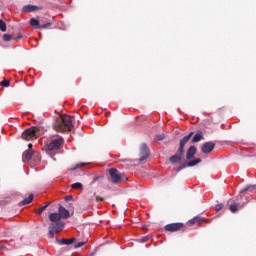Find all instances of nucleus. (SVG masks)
Masks as SVG:
<instances>
[{"label":"nucleus","instance_id":"f257e3e1","mask_svg":"<svg viewBox=\"0 0 256 256\" xmlns=\"http://www.w3.org/2000/svg\"><path fill=\"white\" fill-rule=\"evenodd\" d=\"M75 128L73 124V118L69 115H62L56 119L54 124L55 131H59L60 133H64L65 131H71Z\"/></svg>","mask_w":256,"mask_h":256},{"label":"nucleus","instance_id":"f03ea898","mask_svg":"<svg viewBox=\"0 0 256 256\" xmlns=\"http://www.w3.org/2000/svg\"><path fill=\"white\" fill-rule=\"evenodd\" d=\"M41 135H43V128L32 126L22 133V139L24 141H35Z\"/></svg>","mask_w":256,"mask_h":256},{"label":"nucleus","instance_id":"7ed1b4c3","mask_svg":"<svg viewBox=\"0 0 256 256\" xmlns=\"http://www.w3.org/2000/svg\"><path fill=\"white\" fill-rule=\"evenodd\" d=\"M109 175L110 181L115 185H119V183H122V181H127V177H125V174L119 172V170H117L116 168H110Z\"/></svg>","mask_w":256,"mask_h":256},{"label":"nucleus","instance_id":"20e7f679","mask_svg":"<svg viewBox=\"0 0 256 256\" xmlns=\"http://www.w3.org/2000/svg\"><path fill=\"white\" fill-rule=\"evenodd\" d=\"M63 143V138H56L45 146V151H47V153H56V151L61 149V145H63Z\"/></svg>","mask_w":256,"mask_h":256},{"label":"nucleus","instance_id":"39448f33","mask_svg":"<svg viewBox=\"0 0 256 256\" xmlns=\"http://www.w3.org/2000/svg\"><path fill=\"white\" fill-rule=\"evenodd\" d=\"M185 227L184 223L177 222V223H171L167 224L164 229L168 233H177V231H181Z\"/></svg>","mask_w":256,"mask_h":256},{"label":"nucleus","instance_id":"423d86ee","mask_svg":"<svg viewBox=\"0 0 256 256\" xmlns=\"http://www.w3.org/2000/svg\"><path fill=\"white\" fill-rule=\"evenodd\" d=\"M149 155V147H147V144H142L140 147V159H138L139 163L149 159Z\"/></svg>","mask_w":256,"mask_h":256},{"label":"nucleus","instance_id":"0eeeda50","mask_svg":"<svg viewBox=\"0 0 256 256\" xmlns=\"http://www.w3.org/2000/svg\"><path fill=\"white\" fill-rule=\"evenodd\" d=\"M228 205H229V210L231 213H237L239 210L240 204H239V197L237 198H232L228 200Z\"/></svg>","mask_w":256,"mask_h":256},{"label":"nucleus","instance_id":"6e6552de","mask_svg":"<svg viewBox=\"0 0 256 256\" xmlns=\"http://www.w3.org/2000/svg\"><path fill=\"white\" fill-rule=\"evenodd\" d=\"M50 229H52L55 233H61L63 229H65V222H52L49 225Z\"/></svg>","mask_w":256,"mask_h":256},{"label":"nucleus","instance_id":"1a4fd4ad","mask_svg":"<svg viewBox=\"0 0 256 256\" xmlns=\"http://www.w3.org/2000/svg\"><path fill=\"white\" fill-rule=\"evenodd\" d=\"M192 137H193V132H190L187 136H184L183 139L180 140V145L178 148L180 150V152L185 153V145H187V143H189V141L191 140Z\"/></svg>","mask_w":256,"mask_h":256},{"label":"nucleus","instance_id":"9d476101","mask_svg":"<svg viewBox=\"0 0 256 256\" xmlns=\"http://www.w3.org/2000/svg\"><path fill=\"white\" fill-rule=\"evenodd\" d=\"M215 149V143L213 142H205L202 145L201 151L204 155H209Z\"/></svg>","mask_w":256,"mask_h":256},{"label":"nucleus","instance_id":"9b49d317","mask_svg":"<svg viewBox=\"0 0 256 256\" xmlns=\"http://www.w3.org/2000/svg\"><path fill=\"white\" fill-rule=\"evenodd\" d=\"M184 153L185 152H183V151L180 152V150L178 149L176 154L170 157V159H169L170 163L172 165H177V163H181V159H182Z\"/></svg>","mask_w":256,"mask_h":256},{"label":"nucleus","instance_id":"f8f14e48","mask_svg":"<svg viewBox=\"0 0 256 256\" xmlns=\"http://www.w3.org/2000/svg\"><path fill=\"white\" fill-rule=\"evenodd\" d=\"M58 214L60 215L61 219H69V217H71V214L69 213V210H67L62 205H60L58 207Z\"/></svg>","mask_w":256,"mask_h":256},{"label":"nucleus","instance_id":"ddd939ff","mask_svg":"<svg viewBox=\"0 0 256 256\" xmlns=\"http://www.w3.org/2000/svg\"><path fill=\"white\" fill-rule=\"evenodd\" d=\"M197 155V148L195 146H190L186 152V160L191 161Z\"/></svg>","mask_w":256,"mask_h":256},{"label":"nucleus","instance_id":"4468645a","mask_svg":"<svg viewBox=\"0 0 256 256\" xmlns=\"http://www.w3.org/2000/svg\"><path fill=\"white\" fill-rule=\"evenodd\" d=\"M41 9H43V7H39V6H35V5H25L22 8V11L24 13H33V11H41Z\"/></svg>","mask_w":256,"mask_h":256},{"label":"nucleus","instance_id":"2eb2a0df","mask_svg":"<svg viewBox=\"0 0 256 256\" xmlns=\"http://www.w3.org/2000/svg\"><path fill=\"white\" fill-rule=\"evenodd\" d=\"M35 152L33 150H26L24 151L23 155H22V161L24 163H27L29 161H31V159H33V154Z\"/></svg>","mask_w":256,"mask_h":256},{"label":"nucleus","instance_id":"dca6fc26","mask_svg":"<svg viewBox=\"0 0 256 256\" xmlns=\"http://www.w3.org/2000/svg\"><path fill=\"white\" fill-rule=\"evenodd\" d=\"M61 215L59 214V212H53L49 214V220L51 221V223H59L61 222Z\"/></svg>","mask_w":256,"mask_h":256},{"label":"nucleus","instance_id":"f3484780","mask_svg":"<svg viewBox=\"0 0 256 256\" xmlns=\"http://www.w3.org/2000/svg\"><path fill=\"white\" fill-rule=\"evenodd\" d=\"M75 241H77V239L75 238H70V239H57L56 242L58 243V245H73V243H75Z\"/></svg>","mask_w":256,"mask_h":256},{"label":"nucleus","instance_id":"a211bd4d","mask_svg":"<svg viewBox=\"0 0 256 256\" xmlns=\"http://www.w3.org/2000/svg\"><path fill=\"white\" fill-rule=\"evenodd\" d=\"M199 141H203V132L201 131L196 133L192 138V143H199Z\"/></svg>","mask_w":256,"mask_h":256},{"label":"nucleus","instance_id":"6ab92c4d","mask_svg":"<svg viewBox=\"0 0 256 256\" xmlns=\"http://www.w3.org/2000/svg\"><path fill=\"white\" fill-rule=\"evenodd\" d=\"M30 25L31 27H34V29H39V27L41 26V22L36 18H31Z\"/></svg>","mask_w":256,"mask_h":256},{"label":"nucleus","instance_id":"aec40b11","mask_svg":"<svg viewBox=\"0 0 256 256\" xmlns=\"http://www.w3.org/2000/svg\"><path fill=\"white\" fill-rule=\"evenodd\" d=\"M33 201V194H30L29 197L25 198L24 200H22L19 205L20 207H23V205H29V203H31Z\"/></svg>","mask_w":256,"mask_h":256},{"label":"nucleus","instance_id":"412c9836","mask_svg":"<svg viewBox=\"0 0 256 256\" xmlns=\"http://www.w3.org/2000/svg\"><path fill=\"white\" fill-rule=\"evenodd\" d=\"M201 221H205V219L196 216L194 218H192L191 220H189L190 225H199V223H201Z\"/></svg>","mask_w":256,"mask_h":256},{"label":"nucleus","instance_id":"4be33fe9","mask_svg":"<svg viewBox=\"0 0 256 256\" xmlns=\"http://www.w3.org/2000/svg\"><path fill=\"white\" fill-rule=\"evenodd\" d=\"M199 163H201V158H197L195 160L189 161L186 164V167H195V165H199Z\"/></svg>","mask_w":256,"mask_h":256},{"label":"nucleus","instance_id":"5701e85b","mask_svg":"<svg viewBox=\"0 0 256 256\" xmlns=\"http://www.w3.org/2000/svg\"><path fill=\"white\" fill-rule=\"evenodd\" d=\"M50 203H47L46 205L38 208L37 210H34V213H37V215H41L43 213V211H45V209H47V207H49Z\"/></svg>","mask_w":256,"mask_h":256},{"label":"nucleus","instance_id":"b1692460","mask_svg":"<svg viewBox=\"0 0 256 256\" xmlns=\"http://www.w3.org/2000/svg\"><path fill=\"white\" fill-rule=\"evenodd\" d=\"M0 31H2V33H5V31H7V23H5V21L0 20Z\"/></svg>","mask_w":256,"mask_h":256},{"label":"nucleus","instance_id":"393cba45","mask_svg":"<svg viewBox=\"0 0 256 256\" xmlns=\"http://www.w3.org/2000/svg\"><path fill=\"white\" fill-rule=\"evenodd\" d=\"M53 23L47 22L45 24H40L39 29H51Z\"/></svg>","mask_w":256,"mask_h":256},{"label":"nucleus","instance_id":"a878e982","mask_svg":"<svg viewBox=\"0 0 256 256\" xmlns=\"http://www.w3.org/2000/svg\"><path fill=\"white\" fill-rule=\"evenodd\" d=\"M253 189H255V186H246L241 192L240 195H243V193H245L246 191H253Z\"/></svg>","mask_w":256,"mask_h":256},{"label":"nucleus","instance_id":"bb28decb","mask_svg":"<svg viewBox=\"0 0 256 256\" xmlns=\"http://www.w3.org/2000/svg\"><path fill=\"white\" fill-rule=\"evenodd\" d=\"M72 189H83V184H81L80 182H76L72 184Z\"/></svg>","mask_w":256,"mask_h":256},{"label":"nucleus","instance_id":"cd10ccee","mask_svg":"<svg viewBox=\"0 0 256 256\" xmlns=\"http://www.w3.org/2000/svg\"><path fill=\"white\" fill-rule=\"evenodd\" d=\"M12 39H13L12 35H9V34H4L3 35V40L4 41H11Z\"/></svg>","mask_w":256,"mask_h":256},{"label":"nucleus","instance_id":"c85d7f7f","mask_svg":"<svg viewBox=\"0 0 256 256\" xmlns=\"http://www.w3.org/2000/svg\"><path fill=\"white\" fill-rule=\"evenodd\" d=\"M0 85L2 87H9V85H11V82H9L8 80H3Z\"/></svg>","mask_w":256,"mask_h":256},{"label":"nucleus","instance_id":"c756f323","mask_svg":"<svg viewBox=\"0 0 256 256\" xmlns=\"http://www.w3.org/2000/svg\"><path fill=\"white\" fill-rule=\"evenodd\" d=\"M49 230V236L51 237V239H53L55 237V230L51 229V227H48Z\"/></svg>","mask_w":256,"mask_h":256},{"label":"nucleus","instance_id":"7c9ffc66","mask_svg":"<svg viewBox=\"0 0 256 256\" xmlns=\"http://www.w3.org/2000/svg\"><path fill=\"white\" fill-rule=\"evenodd\" d=\"M156 139L157 141H163L165 139V134L156 135Z\"/></svg>","mask_w":256,"mask_h":256},{"label":"nucleus","instance_id":"2f4dec72","mask_svg":"<svg viewBox=\"0 0 256 256\" xmlns=\"http://www.w3.org/2000/svg\"><path fill=\"white\" fill-rule=\"evenodd\" d=\"M84 245H85V242H79V243L75 244L74 248L79 249V248L83 247Z\"/></svg>","mask_w":256,"mask_h":256},{"label":"nucleus","instance_id":"473e14b6","mask_svg":"<svg viewBox=\"0 0 256 256\" xmlns=\"http://www.w3.org/2000/svg\"><path fill=\"white\" fill-rule=\"evenodd\" d=\"M215 211H221V209H223V204H217L215 207H214Z\"/></svg>","mask_w":256,"mask_h":256},{"label":"nucleus","instance_id":"72a5a7b5","mask_svg":"<svg viewBox=\"0 0 256 256\" xmlns=\"http://www.w3.org/2000/svg\"><path fill=\"white\" fill-rule=\"evenodd\" d=\"M85 165H87V163H79V164H77V165L74 167V169H79V168H81V167H85Z\"/></svg>","mask_w":256,"mask_h":256},{"label":"nucleus","instance_id":"f704fd0d","mask_svg":"<svg viewBox=\"0 0 256 256\" xmlns=\"http://www.w3.org/2000/svg\"><path fill=\"white\" fill-rule=\"evenodd\" d=\"M182 169H185V165L174 168L175 171H182Z\"/></svg>","mask_w":256,"mask_h":256},{"label":"nucleus","instance_id":"c9c22d12","mask_svg":"<svg viewBox=\"0 0 256 256\" xmlns=\"http://www.w3.org/2000/svg\"><path fill=\"white\" fill-rule=\"evenodd\" d=\"M66 201H73V196L72 195H68L65 198Z\"/></svg>","mask_w":256,"mask_h":256},{"label":"nucleus","instance_id":"e433bc0d","mask_svg":"<svg viewBox=\"0 0 256 256\" xmlns=\"http://www.w3.org/2000/svg\"><path fill=\"white\" fill-rule=\"evenodd\" d=\"M149 241V236H145L142 238V243H147Z\"/></svg>","mask_w":256,"mask_h":256},{"label":"nucleus","instance_id":"4c0bfd02","mask_svg":"<svg viewBox=\"0 0 256 256\" xmlns=\"http://www.w3.org/2000/svg\"><path fill=\"white\" fill-rule=\"evenodd\" d=\"M96 201H97V203H99V202H103L104 199L102 197H100V196H97L96 197Z\"/></svg>","mask_w":256,"mask_h":256},{"label":"nucleus","instance_id":"58836bf2","mask_svg":"<svg viewBox=\"0 0 256 256\" xmlns=\"http://www.w3.org/2000/svg\"><path fill=\"white\" fill-rule=\"evenodd\" d=\"M19 39H23V35L19 34L14 40L19 41Z\"/></svg>","mask_w":256,"mask_h":256},{"label":"nucleus","instance_id":"ea45409f","mask_svg":"<svg viewBox=\"0 0 256 256\" xmlns=\"http://www.w3.org/2000/svg\"><path fill=\"white\" fill-rule=\"evenodd\" d=\"M28 151H33V144L28 145Z\"/></svg>","mask_w":256,"mask_h":256},{"label":"nucleus","instance_id":"a19ab883","mask_svg":"<svg viewBox=\"0 0 256 256\" xmlns=\"http://www.w3.org/2000/svg\"><path fill=\"white\" fill-rule=\"evenodd\" d=\"M0 249H1V250L7 249V246H5V245H0Z\"/></svg>","mask_w":256,"mask_h":256},{"label":"nucleus","instance_id":"79ce46f5","mask_svg":"<svg viewBox=\"0 0 256 256\" xmlns=\"http://www.w3.org/2000/svg\"><path fill=\"white\" fill-rule=\"evenodd\" d=\"M98 179H101V177L96 176V177L94 178V181H97Z\"/></svg>","mask_w":256,"mask_h":256}]
</instances>
